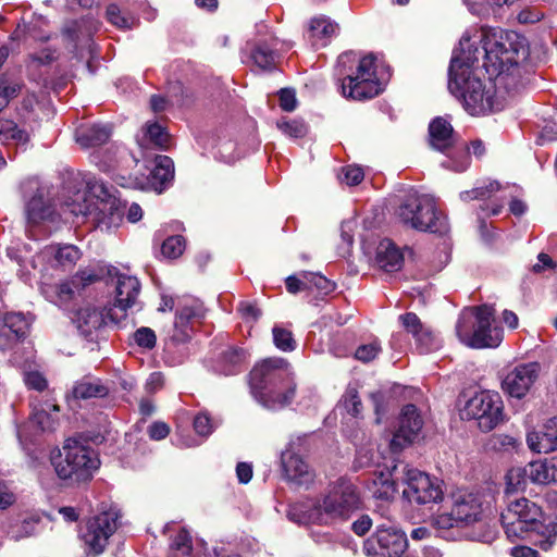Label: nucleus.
Masks as SVG:
<instances>
[{
	"label": "nucleus",
	"instance_id": "f257e3e1",
	"mask_svg": "<svg viewBox=\"0 0 557 557\" xmlns=\"http://www.w3.org/2000/svg\"><path fill=\"white\" fill-rule=\"evenodd\" d=\"M483 66L495 81L482 82L473 72L479 61L480 49L473 47L468 34L462 35L459 49L454 51L448 70V88L460 97L471 115H483L500 111L506 98L498 89L507 88L518 71V55L524 48L523 40L515 32L503 29L482 30Z\"/></svg>",
	"mask_w": 557,
	"mask_h": 557
},
{
	"label": "nucleus",
	"instance_id": "f03ea898",
	"mask_svg": "<svg viewBox=\"0 0 557 557\" xmlns=\"http://www.w3.org/2000/svg\"><path fill=\"white\" fill-rule=\"evenodd\" d=\"M361 505L357 486L341 478L317 499L290 506L287 516L289 520L299 524H337L348 521L361 509Z\"/></svg>",
	"mask_w": 557,
	"mask_h": 557
},
{
	"label": "nucleus",
	"instance_id": "7ed1b4c3",
	"mask_svg": "<svg viewBox=\"0 0 557 557\" xmlns=\"http://www.w3.org/2000/svg\"><path fill=\"white\" fill-rule=\"evenodd\" d=\"M433 527L437 535L444 539L465 535L471 540L491 543L496 536L494 528L486 521L482 497L476 493L455 494L450 511L434 517Z\"/></svg>",
	"mask_w": 557,
	"mask_h": 557
},
{
	"label": "nucleus",
	"instance_id": "20e7f679",
	"mask_svg": "<svg viewBox=\"0 0 557 557\" xmlns=\"http://www.w3.org/2000/svg\"><path fill=\"white\" fill-rule=\"evenodd\" d=\"M250 388L264 408L276 410L292 403L296 392L293 371L283 358H269L250 372Z\"/></svg>",
	"mask_w": 557,
	"mask_h": 557
},
{
	"label": "nucleus",
	"instance_id": "39448f33",
	"mask_svg": "<svg viewBox=\"0 0 557 557\" xmlns=\"http://www.w3.org/2000/svg\"><path fill=\"white\" fill-rule=\"evenodd\" d=\"M336 70L339 76H344L341 89L345 98L362 101L376 97L383 90L372 54L358 59L354 52L342 53Z\"/></svg>",
	"mask_w": 557,
	"mask_h": 557
},
{
	"label": "nucleus",
	"instance_id": "423d86ee",
	"mask_svg": "<svg viewBox=\"0 0 557 557\" xmlns=\"http://www.w3.org/2000/svg\"><path fill=\"white\" fill-rule=\"evenodd\" d=\"M50 461L57 475L72 483L90 480L100 466L98 454L76 438H67L62 449L53 450Z\"/></svg>",
	"mask_w": 557,
	"mask_h": 557
},
{
	"label": "nucleus",
	"instance_id": "0eeeda50",
	"mask_svg": "<svg viewBox=\"0 0 557 557\" xmlns=\"http://www.w3.org/2000/svg\"><path fill=\"white\" fill-rule=\"evenodd\" d=\"M495 309L482 305L460 314L456 324V335L470 348H494L503 341V330L493 326Z\"/></svg>",
	"mask_w": 557,
	"mask_h": 557
},
{
	"label": "nucleus",
	"instance_id": "6e6552de",
	"mask_svg": "<svg viewBox=\"0 0 557 557\" xmlns=\"http://www.w3.org/2000/svg\"><path fill=\"white\" fill-rule=\"evenodd\" d=\"M399 219L410 227L430 233L446 234L449 230L447 218L436 210L430 195L412 194L398 208Z\"/></svg>",
	"mask_w": 557,
	"mask_h": 557
},
{
	"label": "nucleus",
	"instance_id": "1a4fd4ad",
	"mask_svg": "<svg viewBox=\"0 0 557 557\" xmlns=\"http://www.w3.org/2000/svg\"><path fill=\"white\" fill-rule=\"evenodd\" d=\"M462 420H476L481 431L490 432L504 420V405L497 393L482 391L463 404L459 403Z\"/></svg>",
	"mask_w": 557,
	"mask_h": 557
},
{
	"label": "nucleus",
	"instance_id": "9d476101",
	"mask_svg": "<svg viewBox=\"0 0 557 557\" xmlns=\"http://www.w3.org/2000/svg\"><path fill=\"white\" fill-rule=\"evenodd\" d=\"M429 144L430 147L440 151L449 160L443 161V168L455 172H463L469 166V158L466 156V147L457 146V138L450 122L444 117H435L429 125Z\"/></svg>",
	"mask_w": 557,
	"mask_h": 557
},
{
	"label": "nucleus",
	"instance_id": "9b49d317",
	"mask_svg": "<svg viewBox=\"0 0 557 557\" xmlns=\"http://www.w3.org/2000/svg\"><path fill=\"white\" fill-rule=\"evenodd\" d=\"M382 515L387 521L379 524L375 533L363 543V552L369 557H401L408 547L407 535L392 521L388 508Z\"/></svg>",
	"mask_w": 557,
	"mask_h": 557
},
{
	"label": "nucleus",
	"instance_id": "f8f14e48",
	"mask_svg": "<svg viewBox=\"0 0 557 557\" xmlns=\"http://www.w3.org/2000/svg\"><path fill=\"white\" fill-rule=\"evenodd\" d=\"M543 518V511L534 502L521 497L508 503L500 520L508 539H524L525 533Z\"/></svg>",
	"mask_w": 557,
	"mask_h": 557
},
{
	"label": "nucleus",
	"instance_id": "ddd939ff",
	"mask_svg": "<svg viewBox=\"0 0 557 557\" xmlns=\"http://www.w3.org/2000/svg\"><path fill=\"white\" fill-rule=\"evenodd\" d=\"M403 481L406 485L403 496L410 504L428 505L441 502L443 498L442 487L425 472L406 466Z\"/></svg>",
	"mask_w": 557,
	"mask_h": 557
},
{
	"label": "nucleus",
	"instance_id": "4468645a",
	"mask_svg": "<svg viewBox=\"0 0 557 557\" xmlns=\"http://www.w3.org/2000/svg\"><path fill=\"white\" fill-rule=\"evenodd\" d=\"M120 513L116 509L102 511L90 518L82 533L84 543L95 554H101L119 527Z\"/></svg>",
	"mask_w": 557,
	"mask_h": 557
},
{
	"label": "nucleus",
	"instance_id": "2eb2a0df",
	"mask_svg": "<svg viewBox=\"0 0 557 557\" xmlns=\"http://www.w3.org/2000/svg\"><path fill=\"white\" fill-rule=\"evenodd\" d=\"M25 196L34 194L25 206L27 223L37 225L46 220L52 219L53 208L49 199V189L37 178H29L22 184Z\"/></svg>",
	"mask_w": 557,
	"mask_h": 557
},
{
	"label": "nucleus",
	"instance_id": "dca6fc26",
	"mask_svg": "<svg viewBox=\"0 0 557 557\" xmlns=\"http://www.w3.org/2000/svg\"><path fill=\"white\" fill-rule=\"evenodd\" d=\"M140 283L135 276L121 274L117 276L116 295L113 308L108 310L109 319L120 324L127 315V310L139 307L138 296Z\"/></svg>",
	"mask_w": 557,
	"mask_h": 557
},
{
	"label": "nucleus",
	"instance_id": "f3484780",
	"mask_svg": "<svg viewBox=\"0 0 557 557\" xmlns=\"http://www.w3.org/2000/svg\"><path fill=\"white\" fill-rule=\"evenodd\" d=\"M541 366L537 362L521 363L513 367L502 381L503 391L511 397H524L539 379Z\"/></svg>",
	"mask_w": 557,
	"mask_h": 557
},
{
	"label": "nucleus",
	"instance_id": "a211bd4d",
	"mask_svg": "<svg viewBox=\"0 0 557 557\" xmlns=\"http://www.w3.org/2000/svg\"><path fill=\"white\" fill-rule=\"evenodd\" d=\"M100 188L104 197H96L92 205L91 221L97 227L109 231L120 225L124 214V208L121 201L116 197L109 195L102 185Z\"/></svg>",
	"mask_w": 557,
	"mask_h": 557
},
{
	"label": "nucleus",
	"instance_id": "6ab92c4d",
	"mask_svg": "<svg viewBox=\"0 0 557 557\" xmlns=\"http://www.w3.org/2000/svg\"><path fill=\"white\" fill-rule=\"evenodd\" d=\"M422 425L423 420L417 407L411 404L406 405L399 417V426L391 441L392 450H401L413 443L419 437Z\"/></svg>",
	"mask_w": 557,
	"mask_h": 557
},
{
	"label": "nucleus",
	"instance_id": "aec40b11",
	"mask_svg": "<svg viewBox=\"0 0 557 557\" xmlns=\"http://www.w3.org/2000/svg\"><path fill=\"white\" fill-rule=\"evenodd\" d=\"M281 467L285 481L296 487L308 488L314 481L313 470L289 448L281 454Z\"/></svg>",
	"mask_w": 557,
	"mask_h": 557
},
{
	"label": "nucleus",
	"instance_id": "412c9836",
	"mask_svg": "<svg viewBox=\"0 0 557 557\" xmlns=\"http://www.w3.org/2000/svg\"><path fill=\"white\" fill-rule=\"evenodd\" d=\"M399 322L405 331L412 335L416 347L421 354H428L441 347L440 338L429 326L421 322L416 313L407 312L399 315Z\"/></svg>",
	"mask_w": 557,
	"mask_h": 557
},
{
	"label": "nucleus",
	"instance_id": "4be33fe9",
	"mask_svg": "<svg viewBox=\"0 0 557 557\" xmlns=\"http://www.w3.org/2000/svg\"><path fill=\"white\" fill-rule=\"evenodd\" d=\"M108 312L104 308L86 305L79 308L73 318L81 335L92 341L97 337L98 332L106 325Z\"/></svg>",
	"mask_w": 557,
	"mask_h": 557
},
{
	"label": "nucleus",
	"instance_id": "5701e85b",
	"mask_svg": "<svg viewBox=\"0 0 557 557\" xmlns=\"http://www.w3.org/2000/svg\"><path fill=\"white\" fill-rule=\"evenodd\" d=\"M173 177V161L166 156H158L156 158V166L150 172L149 177L141 182L131 183L128 186L139 189H152L160 194Z\"/></svg>",
	"mask_w": 557,
	"mask_h": 557
},
{
	"label": "nucleus",
	"instance_id": "b1692460",
	"mask_svg": "<svg viewBox=\"0 0 557 557\" xmlns=\"http://www.w3.org/2000/svg\"><path fill=\"white\" fill-rule=\"evenodd\" d=\"M527 444L539 454L557 450V417L547 420L542 431L528 432Z\"/></svg>",
	"mask_w": 557,
	"mask_h": 557
},
{
	"label": "nucleus",
	"instance_id": "393cba45",
	"mask_svg": "<svg viewBox=\"0 0 557 557\" xmlns=\"http://www.w3.org/2000/svg\"><path fill=\"white\" fill-rule=\"evenodd\" d=\"M524 539L533 542L541 549L548 550L557 541V521L543 516L537 523L529 529Z\"/></svg>",
	"mask_w": 557,
	"mask_h": 557
},
{
	"label": "nucleus",
	"instance_id": "a878e982",
	"mask_svg": "<svg viewBox=\"0 0 557 557\" xmlns=\"http://www.w3.org/2000/svg\"><path fill=\"white\" fill-rule=\"evenodd\" d=\"M375 262L385 272H396L401 269L404 257L389 239H383L376 247Z\"/></svg>",
	"mask_w": 557,
	"mask_h": 557
},
{
	"label": "nucleus",
	"instance_id": "bb28decb",
	"mask_svg": "<svg viewBox=\"0 0 557 557\" xmlns=\"http://www.w3.org/2000/svg\"><path fill=\"white\" fill-rule=\"evenodd\" d=\"M109 394V387L100 380L91 375H86L73 384L69 396L74 399H89L94 397H106Z\"/></svg>",
	"mask_w": 557,
	"mask_h": 557
},
{
	"label": "nucleus",
	"instance_id": "cd10ccee",
	"mask_svg": "<svg viewBox=\"0 0 557 557\" xmlns=\"http://www.w3.org/2000/svg\"><path fill=\"white\" fill-rule=\"evenodd\" d=\"M111 136V127L107 124L81 126L76 129V141L84 148L98 147L106 144Z\"/></svg>",
	"mask_w": 557,
	"mask_h": 557
},
{
	"label": "nucleus",
	"instance_id": "c85d7f7f",
	"mask_svg": "<svg viewBox=\"0 0 557 557\" xmlns=\"http://www.w3.org/2000/svg\"><path fill=\"white\" fill-rule=\"evenodd\" d=\"M336 30L337 24L324 15L311 18L309 24V37L315 47L325 46Z\"/></svg>",
	"mask_w": 557,
	"mask_h": 557
},
{
	"label": "nucleus",
	"instance_id": "c756f323",
	"mask_svg": "<svg viewBox=\"0 0 557 557\" xmlns=\"http://www.w3.org/2000/svg\"><path fill=\"white\" fill-rule=\"evenodd\" d=\"M41 256L48 260L53 258L54 265L72 267L81 258V251L73 245L49 246L42 250Z\"/></svg>",
	"mask_w": 557,
	"mask_h": 557
},
{
	"label": "nucleus",
	"instance_id": "7c9ffc66",
	"mask_svg": "<svg viewBox=\"0 0 557 557\" xmlns=\"http://www.w3.org/2000/svg\"><path fill=\"white\" fill-rule=\"evenodd\" d=\"M198 315V311L194 307L185 306L181 308L175 317L174 333L172 339L177 343L186 342L191 335V320Z\"/></svg>",
	"mask_w": 557,
	"mask_h": 557
},
{
	"label": "nucleus",
	"instance_id": "2f4dec72",
	"mask_svg": "<svg viewBox=\"0 0 557 557\" xmlns=\"http://www.w3.org/2000/svg\"><path fill=\"white\" fill-rule=\"evenodd\" d=\"M249 354L238 347H228L221 357V369L226 375L240 372L247 364Z\"/></svg>",
	"mask_w": 557,
	"mask_h": 557
},
{
	"label": "nucleus",
	"instance_id": "473e14b6",
	"mask_svg": "<svg viewBox=\"0 0 557 557\" xmlns=\"http://www.w3.org/2000/svg\"><path fill=\"white\" fill-rule=\"evenodd\" d=\"M524 473L533 483H537V484L553 483L549 458H544V459H540V460L530 462L524 468Z\"/></svg>",
	"mask_w": 557,
	"mask_h": 557
},
{
	"label": "nucleus",
	"instance_id": "72a5a7b5",
	"mask_svg": "<svg viewBox=\"0 0 557 557\" xmlns=\"http://www.w3.org/2000/svg\"><path fill=\"white\" fill-rule=\"evenodd\" d=\"M58 412L59 407L54 404H46V407L38 408L37 406L33 407V413L30 420L34 424L38 426L41 431H51L55 428L57 419L51 413Z\"/></svg>",
	"mask_w": 557,
	"mask_h": 557
},
{
	"label": "nucleus",
	"instance_id": "f704fd0d",
	"mask_svg": "<svg viewBox=\"0 0 557 557\" xmlns=\"http://www.w3.org/2000/svg\"><path fill=\"white\" fill-rule=\"evenodd\" d=\"M143 131V139H138L140 146H145L144 141H146L160 149H166L169 147L170 137L160 124L147 123Z\"/></svg>",
	"mask_w": 557,
	"mask_h": 557
},
{
	"label": "nucleus",
	"instance_id": "c9c22d12",
	"mask_svg": "<svg viewBox=\"0 0 557 557\" xmlns=\"http://www.w3.org/2000/svg\"><path fill=\"white\" fill-rule=\"evenodd\" d=\"M29 140L27 132L20 129L12 121H0V141L2 144L15 143L25 146Z\"/></svg>",
	"mask_w": 557,
	"mask_h": 557
},
{
	"label": "nucleus",
	"instance_id": "e433bc0d",
	"mask_svg": "<svg viewBox=\"0 0 557 557\" xmlns=\"http://www.w3.org/2000/svg\"><path fill=\"white\" fill-rule=\"evenodd\" d=\"M96 197H87L85 193H77L75 199L64 205L65 210L74 216H83L92 219V205Z\"/></svg>",
	"mask_w": 557,
	"mask_h": 557
},
{
	"label": "nucleus",
	"instance_id": "4c0bfd02",
	"mask_svg": "<svg viewBox=\"0 0 557 557\" xmlns=\"http://www.w3.org/2000/svg\"><path fill=\"white\" fill-rule=\"evenodd\" d=\"M108 21L122 29L132 28L137 20L134 15L123 10L119 4L111 3L107 7L106 10Z\"/></svg>",
	"mask_w": 557,
	"mask_h": 557
},
{
	"label": "nucleus",
	"instance_id": "58836bf2",
	"mask_svg": "<svg viewBox=\"0 0 557 557\" xmlns=\"http://www.w3.org/2000/svg\"><path fill=\"white\" fill-rule=\"evenodd\" d=\"M276 53L265 44H258L251 51V59L255 64L264 71H271L275 67Z\"/></svg>",
	"mask_w": 557,
	"mask_h": 557
},
{
	"label": "nucleus",
	"instance_id": "ea45409f",
	"mask_svg": "<svg viewBox=\"0 0 557 557\" xmlns=\"http://www.w3.org/2000/svg\"><path fill=\"white\" fill-rule=\"evenodd\" d=\"M373 496L376 499L388 502L394 498L396 494V484L391 479V474H384L381 472L373 481Z\"/></svg>",
	"mask_w": 557,
	"mask_h": 557
},
{
	"label": "nucleus",
	"instance_id": "a19ab883",
	"mask_svg": "<svg viewBox=\"0 0 557 557\" xmlns=\"http://www.w3.org/2000/svg\"><path fill=\"white\" fill-rule=\"evenodd\" d=\"M0 326L5 327L10 334L25 337L28 323L22 313H8L0 320Z\"/></svg>",
	"mask_w": 557,
	"mask_h": 557
},
{
	"label": "nucleus",
	"instance_id": "79ce46f5",
	"mask_svg": "<svg viewBox=\"0 0 557 557\" xmlns=\"http://www.w3.org/2000/svg\"><path fill=\"white\" fill-rule=\"evenodd\" d=\"M500 189V185L498 182L493 181L488 182L483 186L474 187L471 190H465L460 193V199L463 201L470 200H486L490 199L495 193Z\"/></svg>",
	"mask_w": 557,
	"mask_h": 557
},
{
	"label": "nucleus",
	"instance_id": "37998d69",
	"mask_svg": "<svg viewBox=\"0 0 557 557\" xmlns=\"http://www.w3.org/2000/svg\"><path fill=\"white\" fill-rule=\"evenodd\" d=\"M273 343L275 347L282 351H293L296 348V341L294 339L292 331L281 326L274 325L272 329Z\"/></svg>",
	"mask_w": 557,
	"mask_h": 557
},
{
	"label": "nucleus",
	"instance_id": "c03bdc74",
	"mask_svg": "<svg viewBox=\"0 0 557 557\" xmlns=\"http://www.w3.org/2000/svg\"><path fill=\"white\" fill-rule=\"evenodd\" d=\"M341 404L352 417H358L362 410V404L355 385L349 384L342 396Z\"/></svg>",
	"mask_w": 557,
	"mask_h": 557
},
{
	"label": "nucleus",
	"instance_id": "a18cd8bd",
	"mask_svg": "<svg viewBox=\"0 0 557 557\" xmlns=\"http://www.w3.org/2000/svg\"><path fill=\"white\" fill-rule=\"evenodd\" d=\"M133 342L141 349L151 350L156 347L157 335L147 326L137 329L132 335Z\"/></svg>",
	"mask_w": 557,
	"mask_h": 557
},
{
	"label": "nucleus",
	"instance_id": "49530a36",
	"mask_svg": "<svg viewBox=\"0 0 557 557\" xmlns=\"http://www.w3.org/2000/svg\"><path fill=\"white\" fill-rule=\"evenodd\" d=\"M278 129L293 138H301L307 134V126L302 121L282 120L277 122Z\"/></svg>",
	"mask_w": 557,
	"mask_h": 557
},
{
	"label": "nucleus",
	"instance_id": "de8ad7c7",
	"mask_svg": "<svg viewBox=\"0 0 557 557\" xmlns=\"http://www.w3.org/2000/svg\"><path fill=\"white\" fill-rule=\"evenodd\" d=\"M487 445L493 450L509 451L518 446V442L513 436L507 434H493Z\"/></svg>",
	"mask_w": 557,
	"mask_h": 557
},
{
	"label": "nucleus",
	"instance_id": "09e8293b",
	"mask_svg": "<svg viewBox=\"0 0 557 557\" xmlns=\"http://www.w3.org/2000/svg\"><path fill=\"white\" fill-rule=\"evenodd\" d=\"M185 248V240L182 236H171L166 238L161 247L162 255L168 258L180 257Z\"/></svg>",
	"mask_w": 557,
	"mask_h": 557
},
{
	"label": "nucleus",
	"instance_id": "8fccbe9b",
	"mask_svg": "<svg viewBox=\"0 0 557 557\" xmlns=\"http://www.w3.org/2000/svg\"><path fill=\"white\" fill-rule=\"evenodd\" d=\"M171 546L175 550L173 554H177L178 556H190L193 548L190 534L185 529H182L175 535Z\"/></svg>",
	"mask_w": 557,
	"mask_h": 557
},
{
	"label": "nucleus",
	"instance_id": "3c124183",
	"mask_svg": "<svg viewBox=\"0 0 557 557\" xmlns=\"http://www.w3.org/2000/svg\"><path fill=\"white\" fill-rule=\"evenodd\" d=\"M194 430L202 437H208L214 430V423L207 412H199L194 418Z\"/></svg>",
	"mask_w": 557,
	"mask_h": 557
},
{
	"label": "nucleus",
	"instance_id": "603ef678",
	"mask_svg": "<svg viewBox=\"0 0 557 557\" xmlns=\"http://www.w3.org/2000/svg\"><path fill=\"white\" fill-rule=\"evenodd\" d=\"M23 86L24 85L21 81L13 79L7 76L0 78V88L3 92V96H5L8 103L12 98H15L17 95L21 94Z\"/></svg>",
	"mask_w": 557,
	"mask_h": 557
},
{
	"label": "nucleus",
	"instance_id": "864d4df0",
	"mask_svg": "<svg viewBox=\"0 0 557 557\" xmlns=\"http://www.w3.org/2000/svg\"><path fill=\"white\" fill-rule=\"evenodd\" d=\"M308 285L315 287L323 294H329L334 290L335 284L327 280L325 276L318 273H308L305 275Z\"/></svg>",
	"mask_w": 557,
	"mask_h": 557
},
{
	"label": "nucleus",
	"instance_id": "5fc2aeb1",
	"mask_svg": "<svg viewBox=\"0 0 557 557\" xmlns=\"http://www.w3.org/2000/svg\"><path fill=\"white\" fill-rule=\"evenodd\" d=\"M381 351V346L379 343L373 342L370 344L361 345L356 349L355 357L356 359L362 362L372 361Z\"/></svg>",
	"mask_w": 557,
	"mask_h": 557
},
{
	"label": "nucleus",
	"instance_id": "6e6d98bb",
	"mask_svg": "<svg viewBox=\"0 0 557 557\" xmlns=\"http://www.w3.org/2000/svg\"><path fill=\"white\" fill-rule=\"evenodd\" d=\"M524 469L513 468L510 469L506 475L507 480V492L518 491L524 487Z\"/></svg>",
	"mask_w": 557,
	"mask_h": 557
},
{
	"label": "nucleus",
	"instance_id": "4d7b16f0",
	"mask_svg": "<svg viewBox=\"0 0 557 557\" xmlns=\"http://www.w3.org/2000/svg\"><path fill=\"white\" fill-rule=\"evenodd\" d=\"M364 177L363 171L360 166L349 165L343 169V182L349 186L358 185Z\"/></svg>",
	"mask_w": 557,
	"mask_h": 557
},
{
	"label": "nucleus",
	"instance_id": "13d9d810",
	"mask_svg": "<svg viewBox=\"0 0 557 557\" xmlns=\"http://www.w3.org/2000/svg\"><path fill=\"white\" fill-rule=\"evenodd\" d=\"M556 265V262L549 255L541 252L537 256V261L532 265V271L534 273L541 274L555 270Z\"/></svg>",
	"mask_w": 557,
	"mask_h": 557
},
{
	"label": "nucleus",
	"instance_id": "bf43d9fd",
	"mask_svg": "<svg viewBox=\"0 0 557 557\" xmlns=\"http://www.w3.org/2000/svg\"><path fill=\"white\" fill-rule=\"evenodd\" d=\"M544 13L536 8H524L518 13V21L521 24H533L541 21Z\"/></svg>",
	"mask_w": 557,
	"mask_h": 557
},
{
	"label": "nucleus",
	"instance_id": "052dcab7",
	"mask_svg": "<svg viewBox=\"0 0 557 557\" xmlns=\"http://www.w3.org/2000/svg\"><path fill=\"white\" fill-rule=\"evenodd\" d=\"M169 433L170 426L162 421H156L148 426V435L153 441H161L165 438Z\"/></svg>",
	"mask_w": 557,
	"mask_h": 557
},
{
	"label": "nucleus",
	"instance_id": "680f3d73",
	"mask_svg": "<svg viewBox=\"0 0 557 557\" xmlns=\"http://www.w3.org/2000/svg\"><path fill=\"white\" fill-rule=\"evenodd\" d=\"M462 2L475 15L488 14L492 9L490 0H462Z\"/></svg>",
	"mask_w": 557,
	"mask_h": 557
},
{
	"label": "nucleus",
	"instance_id": "e2e57ef3",
	"mask_svg": "<svg viewBox=\"0 0 557 557\" xmlns=\"http://www.w3.org/2000/svg\"><path fill=\"white\" fill-rule=\"evenodd\" d=\"M25 384L33 389L44 391L47 387V381L39 372H28L24 376Z\"/></svg>",
	"mask_w": 557,
	"mask_h": 557
},
{
	"label": "nucleus",
	"instance_id": "0e129e2a",
	"mask_svg": "<svg viewBox=\"0 0 557 557\" xmlns=\"http://www.w3.org/2000/svg\"><path fill=\"white\" fill-rule=\"evenodd\" d=\"M296 102L294 90L284 88L280 91V104L284 111L290 112L295 110Z\"/></svg>",
	"mask_w": 557,
	"mask_h": 557
},
{
	"label": "nucleus",
	"instance_id": "69168bd1",
	"mask_svg": "<svg viewBox=\"0 0 557 557\" xmlns=\"http://www.w3.org/2000/svg\"><path fill=\"white\" fill-rule=\"evenodd\" d=\"M238 311L244 319L250 321H256L261 315L260 309L255 304L247 301L239 304Z\"/></svg>",
	"mask_w": 557,
	"mask_h": 557
},
{
	"label": "nucleus",
	"instance_id": "338daca9",
	"mask_svg": "<svg viewBox=\"0 0 557 557\" xmlns=\"http://www.w3.org/2000/svg\"><path fill=\"white\" fill-rule=\"evenodd\" d=\"M37 104V97L34 92H27L24 95L21 107L18 108V112L23 117H26L28 114L33 113L35 106Z\"/></svg>",
	"mask_w": 557,
	"mask_h": 557
},
{
	"label": "nucleus",
	"instance_id": "774afa93",
	"mask_svg": "<svg viewBox=\"0 0 557 557\" xmlns=\"http://www.w3.org/2000/svg\"><path fill=\"white\" fill-rule=\"evenodd\" d=\"M22 337L18 335L10 334L5 327L0 326V349H11Z\"/></svg>",
	"mask_w": 557,
	"mask_h": 557
}]
</instances>
